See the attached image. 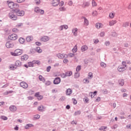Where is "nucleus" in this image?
I'll return each instance as SVG.
<instances>
[{
    "label": "nucleus",
    "instance_id": "nucleus-26",
    "mask_svg": "<svg viewBox=\"0 0 131 131\" xmlns=\"http://www.w3.org/2000/svg\"><path fill=\"white\" fill-rule=\"evenodd\" d=\"M119 84L121 85V86H122L124 84V81L122 79H120L119 80Z\"/></svg>",
    "mask_w": 131,
    "mask_h": 131
},
{
    "label": "nucleus",
    "instance_id": "nucleus-15",
    "mask_svg": "<svg viewBox=\"0 0 131 131\" xmlns=\"http://www.w3.org/2000/svg\"><path fill=\"white\" fill-rule=\"evenodd\" d=\"M38 110L40 112H43V111L46 110V107L45 106H43L42 105H41L38 107Z\"/></svg>",
    "mask_w": 131,
    "mask_h": 131
},
{
    "label": "nucleus",
    "instance_id": "nucleus-7",
    "mask_svg": "<svg viewBox=\"0 0 131 131\" xmlns=\"http://www.w3.org/2000/svg\"><path fill=\"white\" fill-rule=\"evenodd\" d=\"M57 56L58 57V58H59V59H67V58H68V55L64 53H59L57 55Z\"/></svg>",
    "mask_w": 131,
    "mask_h": 131
},
{
    "label": "nucleus",
    "instance_id": "nucleus-53",
    "mask_svg": "<svg viewBox=\"0 0 131 131\" xmlns=\"http://www.w3.org/2000/svg\"><path fill=\"white\" fill-rule=\"evenodd\" d=\"M37 98L39 101H40V100H42V99L43 98V96L40 95V96L37 97Z\"/></svg>",
    "mask_w": 131,
    "mask_h": 131
},
{
    "label": "nucleus",
    "instance_id": "nucleus-64",
    "mask_svg": "<svg viewBox=\"0 0 131 131\" xmlns=\"http://www.w3.org/2000/svg\"><path fill=\"white\" fill-rule=\"evenodd\" d=\"M126 127L127 128H129V129H131V124H130L127 125L126 126Z\"/></svg>",
    "mask_w": 131,
    "mask_h": 131
},
{
    "label": "nucleus",
    "instance_id": "nucleus-10",
    "mask_svg": "<svg viewBox=\"0 0 131 131\" xmlns=\"http://www.w3.org/2000/svg\"><path fill=\"white\" fill-rule=\"evenodd\" d=\"M60 4V0H53L52 5L53 7H57Z\"/></svg>",
    "mask_w": 131,
    "mask_h": 131
},
{
    "label": "nucleus",
    "instance_id": "nucleus-37",
    "mask_svg": "<svg viewBox=\"0 0 131 131\" xmlns=\"http://www.w3.org/2000/svg\"><path fill=\"white\" fill-rule=\"evenodd\" d=\"M29 67H33L34 63H33V61L32 62H29L28 63Z\"/></svg>",
    "mask_w": 131,
    "mask_h": 131
},
{
    "label": "nucleus",
    "instance_id": "nucleus-63",
    "mask_svg": "<svg viewBox=\"0 0 131 131\" xmlns=\"http://www.w3.org/2000/svg\"><path fill=\"white\" fill-rule=\"evenodd\" d=\"M90 96H91V98H94V97H95V93H91L90 94Z\"/></svg>",
    "mask_w": 131,
    "mask_h": 131
},
{
    "label": "nucleus",
    "instance_id": "nucleus-33",
    "mask_svg": "<svg viewBox=\"0 0 131 131\" xmlns=\"http://www.w3.org/2000/svg\"><path fill=\"white\" fill-rule=\"evenodd\" d=\"M18 40L20 43H24L25 42V39L23 38H20Z\"/></svg>",
    "mask_w": 131,
    "mask_h": 131
},
{
    "label": "nucleus",
    "instance_id": "nucleus-8",
    "mask_svg": "<svg viewBox=\"0 0 131 131\" xmlns=\"http://www.w3.org/2000/svg\"><path fill=\"white\" fill-rule=\"evenodd\" d=\"M9 110L11 112H16V111H17V106H16V105H11L9 106Z\"/></svg>",
    "mask_w": 131,
    "mask_h": 131
},
{
    "label": "nucleus",
    "instance_id": "nucleus-17",
    "mask_svg": "<svg viewBox=\"0 0 131 131\" xmlns=\"http://www.w3.org/2000/svg\"><path fill=\"white\" fill-rule=\"evenodd\" d=\"M126 68L124 67H119L118 68V70L119 71V72H122L124 71V70H126Z\"/></svg>",
    "mask_w": 131,
    "mask_h": 131
},
{
    "label": "nucleus",
    "instance_id": "nucleus-25",
    "mask_svg": "<svg viewBox=\"0 0 131 131\" xmlns=\"http://www.w3.org/2000/svg\"><path fill=\"white\" fill-rule=\"evenodd\" d=\"M39 79L40 81H42V82H46V79L41 75L39 76Z\"/></svg>",
    "mask_w": 131,
    "mask_h": 131
},
{
    "label": "nucleus",
    "instance_id": "nucleus-51",
    "mask_svg": "<svg viewBox=\"0 0 131 131\" xmlns=\"http://www.w3.org/2000/svg\"><path fill=\"white\" fill-rule=\"evenodd\" d=\"M98 15V12H97V11H94L92 13V15L93 16H97Z\"/></svg>",
    "mask_w": 131,
    "mask_h": 131
},
{
    "label": "nucleus",
    "instance_id": "nucleus-21",
    "mask_svg": "<svg viewBox=\"0 0 131 131\" xmlns=\"http://www.w3.org/2000/svg\"><path fill=\"white\" fill-rule=\"evenodd\" d=\"M9 69L10 70H15L16 69H17V67H16V66H14V64H11L9 66Z\"/></svg>",
    "mask_w": 131,
    "mask_h": 131
},
{
    "label": "nucleus",
    "instance_id": "nucleus-5",
    "mask_svg": "<svg viewBox=\"0 0 131 131\" xmlns=\"http://www.w3.org/2000/svg\"><path fill=\"white\" fill-rule=\"evenodd\" d=\"M34 12H35V13L41 14V15H43V14H45V11L40 9L39 7H35Z\"/></svg>",
    "mask_w": 131,
    "mask_h": 131
},
{
    "label": "nucleus",
    "instance_id": "nucleus-49",
    "mask_svg": "<svg viewBox=\"0 0 131 131\" xmlns=\"http://www.w3.org/2000/svg\"><path fill=\"white\" fill-rule=\"evenodd\" d=\"M99 35L101 37H103L104 36H105V32H101L100 34Z\"/></svg>",
    "mask_w": 131,
    "mask_h": 131
},
{
    "label": "nucleus",
    "instance_id": "nucleus-40",
    "mask_svg": "<svg viewBox=\"0 0 131 131\" xmlns=\"http://www.w3.org/2000/svg\"><path fill=\"white\" fill-rule=\"evenodd\" d=\"M80 70H81V66H78L76 68V71L78 72L79 71H80Z\"/></svg>",
    "mask_w": 131,
    "mask_h": 131
},
{
    "label": "nucleus",
    "instance_id": "nucleus-58",
    "mask_svg": "<svg viewBox=\"0 0 131 131\" xmlns=\"http://www.w3.org/2000/svg\"><path fill=\"white\" fill-rule=\"evenodd\" d=\"M46 85H50L51 84V81H47L45 83Z\"/></svg>",
    "mask_w": 131,
    "mask_h": 131
},
{
    "label": "nucleus",
    "instance_id": "nucleus-27",
    "mask_svg": "<svg viewBox=\"0 0 131 131\" xmlns=\"http://www.w3.org/2000/svg\"><path fill=\"white\" fill-rule=\"evenodd\" d=\"M33 39V38L32 36H28L26 37V40L28 42H30Z\"/></svg>",
    "mask_w": 131,
    "mask_h": 131
},
{
    "label": "nucleus",
    "instance_id": "nucleus-48",
    "mask_svg": "<svg viewBox=\"0 0 131 131\" xmlns=\"http://www.w3.org/2000/svg\"><path fill=\"white\" fill-rule=\"evenodd\" d=\"M75 78H78V77H79V74L78 73V72H77L75 74Z\"/></svg>",
    "mask_w": 131,
    "mask_h": 131
},
{
    "label": "nucleus",
    "instance_id": "nucleus-34",
    "mask_svg": "<svg viewBox=\"0 0 131 131\" xmlns=\"http://www.w3.org/2000/svg\"><path fill=\"white\" fill-rule=\"evenodd\" d=\"M100 66H101V67H102L103 68H106V67H107V65L106 64V63H105L103 62H100Z\"/></svg>",
    "mask_w": 131,
    "mask_h": 131
},
{
    "label": "nucleus",
    "instance_id": "nucleus-6",
    "mask_svg": "<svg viewBox=\"0 0 131 131\" xmlns=\"http://www.w3.org/2000/svg\"><path fill=\"white\" fill-rule=\"evenodd\" d=\"M8 38L10 40H16L18 38V36L16 34H12L8 36Z\"/></svg>",
    "mask_w": 131,
    "mask_h": 131
},
{
    "label": "nucleus",
    "instance_id": "nucleus-2",
    "mask_svg": "<svg viewBox=\"0 0 131 131\" xmlns=\"http://www.w3.org/2000/svg\"><path fill=\"white\" fill-rule=\"evenodd\" d=\"M23 51L20 49H16L15 50L14 52H11V55L14 56V57H16V56H20L22 55Z\"/></svg>",
    "mask_w": 131,
    "mask_h": 131
},
{
    "label": "nucleus",
    "instance_id": "nucleus-24",
    "mask_svg": "<svg viewBox=\"0 0 131 131\" xmlns=\"http://www.w3.org/2000/svg\"><path fill=\"white\" fill-rule=\"evenodd\" d=\"M88 49H89V47H88V46H86V45H84L81 47L82 52H85V50H88Z\"/></svg>",
    "mask_w": 131,
    "mask_h": 131
},
{
    "label": "nucleus",
    "instance_id": "nucleus-3",
    "mask_svg": "<svg viewBox=\"0 0 131 131\" xmlns=\"http://www.w3.org/2000/svg\"><path fill=\"white\" fill-rule=\"evenodd\" d=\"M8 7H9L10 9H13V10L14 9L15 10L19 7V5L17 4H14V2H9L8 3Z\"/></svg>",
    "mask_w": 131,
    "mask_h": 131
},
{
    "label": "nucleus",
    "instance_id": "nucleus-41",
    "mask_svg": "<svg viewBox=\"0 0 131 131\" xmlns=\"http://www.w3.org/2000/svg\"><path fill=\"white\" fill-rule=\"evenodd\" d=\"M114 16H115V15L112 12H111L109 14V17L110 18H111V19H113V18H114Z\"/></svg>",
    "mask_w": 131,
    "mask_h": 131
},
{
    "label": "nucleus",
    "instance_id": "nucleus-22",
    "mask_svg": "<svg viewBox=\"0 0 131 131\" xmlns=\"http://www.w3.org/2000/svg\"><path fill=\"white\" fill-rule=\"evenodd\" d=\"M77 28H74V29H73L72 30V33H73V35L75 36H76L77 35Z\"/></svg>",
    "mask_w": 131,
    "mask_h": 131
},
{
    "label": "nucleus",
    "instance_id": "nucleus-35",
    "mask_svg": "<svg viewBox=\"0 0 131 131\" xmlns=\"http://www.w3.org/2000/svg\"><path fill=\"white\" fill-rule=\"evenodd\" d=\"M129 25V23L128 22H125L123 23V27H127Z\"/></svg>",
    "mask_w": 131,
    "mask_h": 131
},
{
    "label": "nucleus",
    "instance_id": "nucleus-54",
    "mask_svg": "<svg viewBox=\"0 0 131 131\" xmlns=\"http://www.w3.org/2000/svg\"><path fill=\"white\" fill-rule=\"evenodd\" d=\"M59 5L60 7H63V6H64V2L61 1L60 2H59Z\"/></svg>",
    "mask_w": 131,
    "mask_h": 131
},
{
    "label": "nucleus",
    "instance_id": "nucleus-36",
    "mask_svg": "<svg viewBox=\"0 0 131 131\" xmlns=\"http://www.w3.org/2000/svg\"><path fill=\"white\" fill-rule=\"evenodd\" d=\"M66 75L67 76H71L72 75V72L71 71H69L66 73Z\"/></svg>",
    "mask_w": 131,
    "mask_h": 131
},
{
    "label": "nucleus",
    "instance_id": "nucleus-42",
    "mask_svg": "<svg viewBox=\"0 0 131 131\" xmlns=\"http://www.w3.org/2000/svg\"><path fill=\"white\" fill-rule=\"evenodd\" d=\"M59 11H60L61 12H64V11H66V8H65V7H60L59 8Z\"/></svg>",
    "mask_w": 131,
    "mask_h": 131
},
{
    "label": "nucleus",
    "instance_id": "nucleus-1",
    "mask_svg": "<svg viewBox=\"0 0 131 131\" xmlns=\"http://www.w3.org/2000/svg\"><path fill=\"white\" fill-rule=\"evenodd\" d=\"M9 17L10 19L11 20H13V21H16L17 20V14L13 12H11L9 13Z\"/></svg>",
    "mask_w": 131,
    "mask_h": 131
},
{
    "label": "nucleus",
    "instance_id": "nucleus-62",
    "mask_svg": "<svg viewBox=\"0 0 131 131\" xmlns=\"http://www.w3.org/2000/svg\"><path fill=\"white\" fill-rule=\"evenodd\" d=\"M69 56L71 57L72 58L73 57H74V53H69Z\"/></svg>",
    "mask_w": 131,
    "mask_h": 131
},
{
    "label": "nucleus",
    "instance_id": "nucleus-50",
    "mask_svg": "<svg viewBox=\"0 0 131 131\" xmlns=\"http://www.w3.org/2000/svg\"><path fill=\"white\" fill-rule=\"evenodd\" d=\"M66 99V98L65 97V96H62L61 97H60V101L61 102H63V101H65Z\"/></svg>",
    "mask_w": 131,
    "mask_h": 131
},
{
    "label": "nucleus",
    "instance_id": "nucleus-59",
    "mask_svg": "<svg viewBox=\"0 0 131 131\" xmlns=\"http://www.w3.org/2000/svg\"><path fill=\"white\" fill-rule=\"evenodd\" d=\"M12 31H13V32H18V31H19V30L17 28H13L12 29Z\"/></svg>",
    "mask_w": 131,
    "mask_h": 131
},
{
    "label": "nucleus",
    "instance_id": "nucleus-12",
    "mask_svg": "<svg viewBox=\"0 0 131 131\" xmlns=\"http://www.w3.org/2000/svg\"><path fill=\"white\" fill-rule=\"evenodd\" d=\"M40 40L41 41L47 42V41H48V40H50V38L48 36H45L41 38Z\"/></svg>",
    "mask_w": 131,
    "mask_h": 131
},
{
    "label": "nucleus",
    "instance_id": "nucleus-31",
    "mask_svg": "<svg viewBox=\"0 0 131 131\" xmlns=\"http://www.w3.org/2000/svg\"><path fill=\"white\" fill-rule=\"evenodd\" d=\"M36 51L37 53H41V52H42V50L40 49L39 47H38L36 48Z\"/></svg>",
    "mask_w": 131,
    "mask_h": 131
},
{
    "label": "nucleus",
    "instance_id": "nucleus-9",
    "mask_svg": "<svg viewBox=\"0 0 131 131\" xmlns=\"http://www.w3.org/2000/svg\"><path fill=\"white\" fill-rule=\"evenodd\" d=\"M6 46L8 49H10L14 47V43L11 41H8L6 42Z\"/></svg>",
    "mask_w": 131,
    "mask_h": 131
},
{
    "label": "nucleus",
    "instance_id": "nucleus-45",
    "mask_svg": "<svg viewBox=\"0 0 131 131\" xmlns=\"http://www.w3.org/2000/svg\"><path fill=\"white\" fill-rule=\"evenodd\" d=\"M92 4L93 7H96V6H97V3H96V1H95V0H92Z\"/></svg>",
    "mask_w": 131,
    "mask_h": 131
},
{
    "label": "nucleus",
    "instance_id": "nucleus-52",
    "mask_svg": "<svg viewBox=\"0 0 131 131\" xmlns=\"http://www.w3.org/2000/svg\"><path fill=\"white\" fill-rule=\"evenodd\" d=\"M23 25V24L19 23L16 26V27H17V28H19L21 27V26H22Z\"/></svg>",
    "mask_w": 131,
    "mask_h": 131
},
{
    "label": "nucleus",
    "instance_id": "nucleus-44",
    "mask_svg": "<svg viewBox=\"0 0 131 131\" xmlns=\"http://www.w3.org/2000/svg\"><path fill=\"white\" fill-rule=\"evenodd\" d=\"M1 119H3V120H8V117L5 116H2Z\"/></svg>",
    "mask_w": 131,
    "mask_h": 131
},
{
    "label": "nucleus",
    "instance_id": "nucleus-56",
    "mask_svg": "<svg viewBox=\"0 0 131 131\" xmlns=\"http://www.w3.org/2000/svg\"><path fill=\"white\" fill-rule=\"evenodd\" d=\"M112 35L115 37L117 36V33H116V32H112Z\"/></svg>",
    "mask_w": 131,
    "mask_h": 131
},
{
    "label": "nucleus",
    "instance_id": "nucleus-46",
    "mask_svg": "<svg viewBox=\"0 0 131 131\" xmlns=\"http://www.w3.org/2000/svg\"><path fill=\"white\" fill-rule=\"evenodd\" d=\"M60 76L62 78H66V77H67V76H66V74H64V73L61 74Z\"/></svg>",
    "mask_w": 131,
    "mask_h": 131
},
{
    "label": "nucleus",
    "instance_id": "nucleus-11",
    "mask_svg": "<svg viewBox=\"0 0 131 131\" xmlns=\"http://www.w3.org/2000/svg\"><path fill=\"white\" fill-rule=\"evenodd\" d=\"M61 82V78L60 77H56L53 80L54 84H59Z\"/></svg>",
    "mask_w": 131,
    "mask_h": 131
},
{
    "label": "nucleus",
    "instance_id": "nucleus-29",
    "mask_svg": "<svg viewBox=\"0 0 131 131\" xmlns=\"http://www.w3.org/2000/svg\"><path fill=\"white\" fill-rule=\"evenodd\" d=\"M40 117V116H39V115H36L34 116L33 119V120H36V119H39Z\"/></svg>",
    "mask_w": 131,
    "mask_h": 131
},
{
    "label": "nucleus",
    "instance_id": "nucleus-30",
    "mask_svg": "<svg viewBox=\"0 0 131 131\" xmlns=\"http://www.w3.org/2000/svg\"><path fill=\"white\" fill-rule=\"evenodd\" d=\"M90 6V3L89 2H85L83 4V8H85V7H89Z\"/></svg>",
    "mask_w": 131,
    "mask_h": 131
},
{
    "label": "nucleus",
    "instance_id": "nucleus-18",
    "mask_svg": "<svg viewBox=\"0 0 131 131\" xmlns=\"http://www.w3.org/2000/svg\"><path fill=\"white\" fill-rule=\"evenodd\" d=\"M28 59V55L25 54L24 55L22 56L21 57V61H26V60Z\"/></svg>",
    "mask_w": 131,
    "mask_h": 131
},
{
    "label": "nucleus",
    "instance_id": "nucleus-23",
    "mask_svg": "<svg viewBox=\"0 0 131 131\" xmlns=\"http://www.w3.org/2000/svg\"><path fill=\"white\" fill-rule=\"evenodd\" d=\"M66 94H67V96H70V95H71V94H72V90L70 89H67V91H66Z\"/></svg>",
    "mask_w": 131,
    "mask_h": 131
},
{
    "label": "nucleus",
    "instance_id": "nucleus-47",
    "mask_svg": "<svg viewBox=\"0 0 131 131\" xmlns=\"http://www.w3.org/2000/svg\"><path fill=\"white\" fill-rule=\"evenodd\" d=\"M51 69H52V67L51 66H48L47 68V72H50V71H51Z\"/></svg>",
    "mask_w": 131,
    "mask_h": 131
},
{
    "label": "nucleus",
    "instance_id": "nucleus-4",
    "mask_svg": "<svg viewBox=\"0 0 131 131\" xmlns=\"http://www.w3.org/2000/svg\"><path fill=\"white\" fill-rule=\"evenodd\" d=\"M13 11L15 12L17 16H24V11H20L19 9H13Z\"/></svg>",
    "mask_w": 131,
    "mask_h": 131
},
{
    "label": "nucleus",
    "instance_id": "nucleus-57",
    "mask_svg": "<svg viewBox=\"0 0 131 131\" xmlns=\"http://www.w3.org/2000/svg\"><path fill=\"white\" fill-rule=\"evenodd\" d=\"M89 100H90L89 99V98H88V97H85L84 98V101L85 102V103H88Z\"/></svg>",
    "mask_w": 131,
    "mask_h": 131
},
{
    "label": "nucleus",
    "instance_id": "nucleus-32",
    "mask_svg": "<svg viewBox=\"0 0 131 131\" xmlns=\"http://www.w3.org/2000/svg\"><path fill=\"white\" fill-rule=\"evenodd\" d=\"M73 53H76L77 52V46L75 45L72 49Z\"/></svg>",
    "mask_w": 131,
    "mask_h": 131
},
{
    "label": "nucleus",
    "instance_id": "nucleus-19",
    "mask_svg": "<svg viewBox=\"0 0 131 131\" xmlns=\"http://www.w3.org/2000/svg\"><path fill=\"white\" fill-rule=\"evenodd\" d=\"M82 19H84V24L86 26H89V20L85 18V17L83 16Z\"/></svg>",
    "mask_w": 131,
    "mask_h": 131
},
{
    "label": "nucleus",
    "instance_id": "nucleus-55",
    "mask_svg": "<svg viewBox=\"0 0 131 131\" xmlns=\"http://www.w3.org/2000/svg\"><path fill=\"white\" fill-rule=\"evenodd\" d=\"M109 45H110V42L109 41H106L105 42L106 47H108Z\"/></svg>",
    "mask_w": 131,
    "mask_h": 131
},
{
    "label": "nucleus",
    "instance_id": "nucleus-28",
    "mask_svg": "<svg viewBox=\"0 0 131 131\" xmlns=\"http://www.w3.org/2000/svg\"><path fill=\"white\" fill-rule=\"evenodd\" d=\"M33 126H34V125L32 124H27L25 127L26 129H28L29 127H33Z\"/></svg>",
    "mask_w": 131,
    "mask_h": 131
},
{
    "label": "nucleus",
    "instance_id": "nucleus-61",
    "mask_svg": "<svg viewBox=\"0 0 131 131\" xmlns=\"http://www.w3.org/2000/svg\"><path fill=\"white\" fill-rule=\"evenodd\" d=\"M36 2V5H39L40 4V0H34Z\"/></svg>",
    "mask_w": 131,
    "mask_h": 131
},
{
    "label": "nucleus",
    "instance_id": "nucleus-20",
    "mask_svg": "<svg viewBox=\"0 0 131 131\" xmlns=\"http://www.w3.org/2000/svg\"><path fill=\"white\" fill-rule=\"evenodd\" d=\"M116 23H117V21L112 20L109 21V25L110 26H113V25L116 24Z\"/></svg>",
    "mask_w": 131,
    "mask_h": 131
},
{
    "label": "nucleus",
    "instance_id": "nucleus-38",
    "mask_svg": "<svg viewBox=\"0 0 131 131\" xmlns=\"http://www.w3.org/2000/svg\"><path fill=\"white\" fill-rule=\"evenodd\" d=\"M33 63H34V64H37V65H39L40 64V61H39V60H33Z\"/></svg>",
    "mask_w": 131,
    "mask_h": 131
},
{
    "label": "nucleus",
    "instance_id": "nucleus-14",
    "mask_svg": "<svg viewBox=\"0 0 131 131\" xmlns=\"http://www.w3.org/2000/svg\"><path fill=\"white\" fill-rule=\"evenodd\" d=\"M15 66L16 67H21L22 66V62L20 61L19 60H17L15 63H14Z\"/></svg>",
    "mask_w": 131,
    "mask_h": 131
},
{
    "label": "nucleus",
    "instance_id": "nucleus-60",
    "mask_svg": "<svg viewBox=\"0 0 131 131\" xmlns=\"http://www.w3.org/2000/svg\"><path fill=\"white\" fill-rule=\"evenodd\" d=\"M122 64L123 65V67H125L126 68V63L124 61H122Z\"/></svg>",
    "mask_w": 131,
    "mask_h": 131
},
{
    "label": "nucleus",
    "instance_id": "nucleus-43",
    "mask_svg": "<svg viewBox=\"0 0 131 131\" xmlns=\"http://www.w3.org/2000/svg\"><path fill=\"white\" fill-rule=\"evenodd\" d=\"M93 73L92 72H90L89 73V76H88V78L92 79L93 78Z\"/></svg>",
    "mask_w": 131,
    "mask_h": 131
},
{
    "label": "nucleus",
    "instance_id": "nucleus-39",
    "mask_svg": "<svg viewBox=\"0 0 131 131\" xmlns=\"http://www.w3.org/2000/svg\"><path fill=\"white\" fill-rule=\"evenodd\" d=\"M81 113V112L80 111H78L77 112H75L74 114V115L75 116H76V115H80V114Z\"/></svg>",
    "mask_w": 131,
    "mask_h": 131
},
{
    "label": "nucleus",
    "instance_id": "nucleus-13",
    "mask_svg": "<svg viewBox=\"0 0 131 131\" xmlns=\"http://www.w3.org/2000/svg\"><path fill=\"white\" fill-rule=\"evenodd\" d=\"M20 85L23 89H27V88H28V84L25 82H20Z\"/></svg>",
    "mask_w": 131,
    "mask_h": 131
},
{
    "label": "nucleus",
    "instance_id": "nucleus-16",
    "mask_svg": "<svg viewBox=\"0 0 131 131\" xmlns=\"http://www.w3.org/2000/svg\"><path fill=\"white\" fill-rule=\"evenodd\" d=\"M95 27L97 29H100V28H102V27H103V24L101 23H97L95 25Z\"/></svg>",
    "mask_w": 131,
    "mask_h": 131
}]
</instances>
